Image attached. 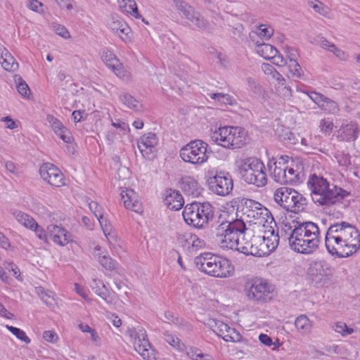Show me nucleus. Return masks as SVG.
<instances>
[{
    "label": "nucleus",
    "mask_w": 360,
    "mask_h": 360,
    "mask_svg": "<svg viewBox=\"0 0 360 360\" xmlns=\"http://www.w3.org/2000/svg\"><path fill=\"white\" fill-rule=\"evenodd\" d=\"M216 242L221 248L237 250L245 255H253L255 248L252 238V230L247 228L240 219L226 221L218 225L214 231Z\"/></svg>",
    "instance_id": "obj_1"
},
{
    "label": "nucleus",
    "mask_w": 360,
    "mask_h": 360,
    "mask_svg": "<svg viewBox=\"0 0 360 360\" xmlns=\"http://www.w3.org/2000/svg\"><path fill=\"white\" fill-rule=\"evenodd\" d=\"M307 185L311 190L312 200L319 205L328 207L341 203L343 199L350 195L349 192L330 184L323 176L315 174L310 176Z\"/></svg>",
    "instance_id": "obj_2"
},
{
    "label": "nucleus",
    "mask_w": 360,
    "mask_h": 360,
    "mask_svg": "<svg viewBox=\"0 0 360 360\" xmlns=\"http://www.w3.org/2000/svg\"><path fill=\"white\" fill-rule=\"evenodd\" d=\"M182 215L188 225L199 229H204L213 218V207L207 202H193L186 205Z\"/></svg>",
    "instance_id": "obj_3"
},
{
    "label": "nucleus",
    "mask_w": 360,
    "mask_h": 360,
    "mask_svg": "<svg viewBox=\"0 0 360 360\" xmlns=\"http://www.w3.org/2000/svg\"><path fill=\"white\" fill-rule=\"evenodd\" d=\"M211 140L228 149L240 148L247 143L246 132L241 127L225 126L211 134Z\"/></svg>",
    "instance_id": "obj_4"
},
{
    "label": "nucleus",
    "mask_w": 360,
    "mask_h": 360,
    "mask_svg": "<svg viewBox=\"0 0 360 360\" xmlns=\"http://www.w3.org/2000/svg\"><path fill=\"white\" fill-rule=\"evenodd\" d=\"M242 179L248 184L258 188L267 184L266 168L262 160L256 158L243 160L238 167Z\"/></svg>",
    "instance_id": "obj_5"
},
{
    "label": "nucleus",
    "mask_w": 360,
    "mask_h": 360,
    "mask_svg": "<svg viewBox=\"0 0 360 360\" xmlns=\"http://www.w3.org/2000/svg\"><path fill=\"white\" fill-rule=\"evenodd\" d=\"M275 201L287 211L298 213L304 211L307 205V200L294 188L281 187L274 192Z\"/></svg>",
    "instance_id": "obj_6"
},
{
    "label": "nucleus",
    "mask_w": 360,
    "mask_h": 360,
    "mask_svg": "<svg viewBox=\"0 0 360 360\" xmlns=\"http://www.w3.org/2000/svg\"><path fill=\"white\" fill-rule=\"evenodd\" d=\"M274 288L262 279L252 280L245 283V293L249 300L266 303L273 298Z\"/></svg>",
    "instance_id": "obj_7"
},
{
    "label": "nucleus",
    "mask_w": 360,
    "mask_h": 360,
    "mask_svg": "<svg viewBox=\"0 0 360 360\" xmlns=\"http://www.w3.org/2000/svg\"><path fill=\"white\" fill-rule=\"evenodd\" d=\"M207 146V143L201 140L191 141L180 150V157L186 162L202 165L208 159Z\"/></svg>",
    "instance_id": "obj_8"
},
{
    "label": "nucleus",
    "mask_w": 360,
    "mask_h": 360,
    "mask_svg": "<svg viewBox=\"0 0 360 360\" xmlns=\"http://www.w3.org/2000/svg\"><path fill=\"white\" fill-rule=\"evenodd\" d=\"M326 236L335 238L337 241L341 240L360 245V233L351 224L341 221L331 224L328 229Z\"/></svg>",
    "instance_id": "obj_9"
},
{
    "label": "nucleus",
    "mask_w": 360,
    "mask_h": 360,
    "mask_svg": "<svg viewBox=\"0 0 360 360\" xmlns=\"http://www.w3.org/2000/svg\"><path fill=\"white\" fill-rule=\"evenodd\" d=\"M207 183L209 189L220 196L229 195L233 187L231 175L224 171H217L214 174L209 176Z\"/></svg>",
    "instance_id": "obj_10"
},
{
    "label": "nucleus",
    "mask_w": 360,
    "mask_h": 360,
    "mask_svg": "<svg viewBox=\"0 0 360 360\" xmlns=\"http://www.w3.org/2000/svg\"><path fill=\"white\" fill-rule=\"evenodd\" d=\"M325 245L328 252L337 258L350 257L360 248V245L345 240L337 241L335 238L325 236Z\"/></svg>",
    "instance_id": "obj_11"
},
{
    "label": "nucleus",
    "mask_w": 360,
    "mask_h": 360,
    "mask_svg": "<svg viewBox=\"0 0 360 360\" xmlns=\"http://www.w3.org/2000/svg\"><path fill=\"white\" fill-rule=\"evenodd\" d=\"M295 223L294 229L290 235L286 238L288 240L289 245L291 244L299 245L300 240L304 238L313 237L315 234H319V229L316 224L311 221L300 222L293 221Z\"/></svg>",
    "instance_id": "obj_12"
},
{
    "label": "nucleus",
    "mask_w": 360,
    "mask_h": 360,
    "mask_svg": "<svg viewBox=\"0 0 360 360\" xmlns=\"http://www.w3.org/2000/svg\"><path fill=\"white\" fill-rule=\"evenodd\" d=\"M307 275L316 287L324 285L331 275L329 265L323 260L314 261L309 264Z\"/></svg>",
    "instance_id": "obj_13"
},
{
    "label": "nucleus",
    "mask_w": 360,
    "mask_h": 360,
    "mask_svg": "<svg viewBox=\"0 0 360 360\" xmlns=\"http://www.w3.org/2000/svg\"><path fill=\"white\" fill-rule=\"evenodd\" d=\"M39 174L44 181L53 186L60 187L65 184L64 174L52 163H44L39 168Z\"/></svg>",
    "instance_id": "obj_14"
},
{
    "label": "nucleus",
    "mask_w": 360,
    "mask_h": 360,
    "mask_svg": "<svg viewBox=\"0 0 360 360\" xmlns=\"http://www.w3.org/2000/svg\"><path fill=\"white\" fill-rule=\"evenodd\" d=\"M129 335L134 338V348L144 359L155 360L153 352H149L148 349L150 347V345L144 330L140 329L137 331L136 329H131L129 330Z\"/></svg>",
    "instance_id": "obj_15"
},
{
    "label": "nucleus",
    "mask_w": 360,
    "mask_h": 360,
    "mask_svg": "<svg viewBox=\"0 0 360 360\" xmlns=\"http://www.w3.org/2000/svg\"><path fill=\"white\" fill-rule=\"evenodd\" d=\"M219 256L211 252H204L194 258L196 268L211 276L216 277Z\"/></svg>",
    "instance_id": "obj_16"
},
{
    "label": "nucleus",
    "mask_w": 360,
    "mask_h": 360,
    "mask_svg": "<svg viewBox=\"0 0 360 360\" xmlns=\"http://www.w3.org/2000/svg\"><path fill=\"white\" fill-rule=\"evenodd\" d=\"M210 328L218 336L221 337L226 342H240L242 339L240 333L234 328L219 320H212L210 323Z\"/></svg>",
    "instance_id": "obj_17"
},
{
    "label": "nucleus",
    "mask_w": 360,
    "mask_h": 360,
    "mask_svg": "<svg viewBox=\"0 0 360 360\" xmlns=\"http://www.w3.org/2000/svg\"><path fill=\"white\" fill-rule=\"evenodd\" d=\"M240 206L244 214L249 218L259 219H264V216L269 217L271 216V213L259 202L252 199L242 198L240 200Z\"/></svg>",
    "instance_id": "obj_18"
},
{
    "label": "nucleus",
    "mask_w": 360,
    "mask_h": 360,
    "mask_svg": "<svg viewBox=\"0 0 360 360\" xmlns=\"http://www.w3.org/2000/svg\"><path fill=\"white\" fill-rule=\"evenodd\" d=\"M288 160H290L289 156L281 155L276 162H274V169L271 176L276 182L280 184H289V176L287 172Z\"/></svg>",
    "instance_id": "obj_19"
},
{
    "label": "nucleus",
    "mask_w": 360,
    "mask_h": 360,
    "mask_svg": "<svg viewBox=\"0 0 360 360\" xmlns=\"http://www.w3.org/2000/svg\"><path fill=\"white\" fill-rule=\"evenodd\" d=\"M179 184L180 188L188 196L197 198L202 193V188L193 176L188 175L182 176L179 181Z\"/></svg>",
    "instance_id": "obj_20"
},
{
    "label": "nucleus",
    "mask_w": 360,
    "mask_h": 360,
    "mask_svg": "<svg viewBox=\"0 0 360 360\" xmlns=\"http://www.w3.org/2000/svg\"><path fill=\"white\" fill-rule=\"evenodd\" d=\"M49 238L56 243L61 246L67 245L70 241V234L63 227L56 224H50L47 226Z\"/></svg>",
    "instance_id": "obj_21"
},
{
    "label": "nucleus",
    "mask_w": 360,
    "mask_h": 360,
    "mask_svg": "<svg viewBox=\"0 0 360 360\" xmlns=\"http://www.w3.org/2000/svg\"><path fill=\"white\" fill-rule=\"evenodd\" d=\"M319 234H315L314 236L304 238L300 240L299 245H290L292 250L301 254H311L314 252L319 247Z\"/></svg>",
    "instance_id": "obj_22"
},
{
    "label": "nucleus",
    "mask_w": 360,
    "mask_h": 360,
    "mask_svg": "<svg viewBox=\"0 0 360 360\" xmlns=\"http://www.w3.org/2000/svg\"><path fill=\"white\" fill-rule=\"evenodd\" d=\"M338 132V138L341 141L351 142L356 141L359 137L360 128L356 122H350L349 123L342 124Z\"/></svg>",
    "instance_id": "obj_23"
},
{
    "label": "nucleus",
    "mask_w": 360,
    "mask_h": 360,
    "mask_svg": "<svg viewBox=\"0 0 360 360\" xmlns=\"http://www.w3.org/2000/svg\"><path fill=\"white\" fill-rule=\"evenodd\" d=\"M121 196L125 207L128 210L140 213L143 212L141 202L139 200L138 194L132 189L122 191Z\"/></svg>",
    "instance_id": "obj_24"
},
{
    "label": "nucleus",
    "mask_w": 360,
    "mask_h": 360,
    "mask_svg": "<svg viewBox=\"0 0 360 360\" xmlns=\"http://www.w3.org/2000/svg\"><path fill=\"white\" fill-rule=\"evenodd\" d=\"M304 167L300 161H295L292 159L288 162L287 172L289 176L288 183L290 185L297 184L302 181Z\"/></svg>",
    "instance_id": "obj_25"
},
{
    "label": "nucleus",
    "mask_w": 360,
    "mask_h": 360,
    "mask_svg": "<svg viewBox=\"0 0 360 360\" xmlns=\"http://www.w3.org/2000/svg\"><path fill=\"white\" fill-rule=\"evenodd\" d=\"M216 277L228 278L233 275L235 268L231 261L226 258L219 257Z\"/></svg>",
    "instance_id": "obj_26"
},
{
    "label": "nucleus",
    "mask_w": 360,
    "mask_h": 360,
    "mask_svg": "<svg viewBox=\"0 0 360 360\" xmlns=\"http://www.w3.org/2000/svg\"><path fill=\"white\" fill-rule=\"evenodd\" d=\"M165 203L172 210H179L184 205V200L178 191L170 190L169 194L165 198Z\"/></svg>",
    "instance_id": "obj_27"
},
{
    "label": "nucleus",
    "mask_w": 360,
    "mask_h": 360,
    "mask_svg": "<svg viewBox=\"0 0 360 360\" xmlns=\"http://www.w3.org/2000/svg\"><path fill=\"white\" fill-rule=\"evenodd\" d=\"M255 44L256 52L266 60H270L278 53V51L274 46L269 44L264 43L263 41L257 40Z\"/></svg>",
    "instance_id": "obj_28"
},
{
    "label": "nucleus",
    "mask_w": 360,
    "mask_h": 360,
    "mask_svg": "<svg viewBox=\"0 0 360 360\" xmlns=\"http://www.w3.org/2000/svg\"><path fill=\"white\" fill-rule=\"evenodd\" d=\"M91 289L107 303H112V300L110 298V292L101 280L94 278L89 283Z\"/></svg>",
    "instance_id": "obj_29"
},
{
    "label": "nucleus",
    "mask_w": 360,
    "mask_h": 360,
    "mask_svg": "<svg viewBox=\"0 0 360 360\" xmlns=\"http://www.w3.org/2000/svg\"><path fill=\"white\" fill-rule=\"evenodd\" d=\"M177 240L179 243L185 242L188 243L189 245L191 244L193 249H195V250L202 249L206 245L205 240L200 238L195 234H191L188 238H185L184 236H179Z\"/></svg>",
    "instance_id": "obj_30"
},
{
    "label": "nucleus",
    "mask_w": 360,
    "mask_h": 360,
    "mask_svg": "<svg viewBox=\"0 0 360 360\" xmlns=\"http://www.w3.org/2000/svg\"><path fill=\"white\" fill-rule=\"evenodd\" d=\"M13 215L16 220L26 228L33 229L34 226H37V223L34 218L26 213L16 211L13 213Z\"/></svg>",
    "instance_id": "obj_31"
},
{
    "label": "nucleus",
    "mask_w": 360,
    "mask_h": 360,
    "mask_svg": "<svg viewBox=\"0 0 360 360\" xmlns=\"http://www.w3.org/2000/svg\"><path fill=\"white\" fill-rule=\"evenodd\" d=\"M158 143V138L156 134L149 132L141 136L137 141L138 146H143L144 148H155Z\"/></svg>",
    "instance_id": "obj_32"
},
{
    "label": "nucleus",
    "mask_w": 360,
    "mask_h": 360,
    "mask_svg": "<svg viewBox=\"0 0 360 360\" xmlns=\"http://www.w3.org/2000/svg\"><path fill=\"white\" fill-rule=\"evenodd\" d=\"M174 4L179 12H181L184 16L189 20L193 18L195 9L188 4L183 0H174Z\"/></svg>",
    "instance_id": "obj_33"
},
{
    "label": "nucleus",
    "mask_w": 360,
    "mask_h": 360,
    "mask_svg": "<svg viewBox=\"0 0 360 360\" xmlns=\"http://www.w3.org/2000/svg\"><path fill=\"white\" fill-rule=\"evenodd\" d=\"M319 108L326 113L331 115H338L340 110L338 103L328 97L319 105Z\"/></svg>",
    "instance_id": "obj_34"
},
{
    "label": "nucleus",
    "mask_w": 360,
    "mask_h": 360,
    "mask_svg": "<svg viewBox=\"0 0 360 360\" xmlns=\"http://www.w3.org/2000/svg\"><path fill=\"white\" fill-rule=\"evenodd\" d=\"M295 326L303 334L309 333L311 328V321L305 315L298 316L295 321Z\"/></svg>",
    "instance_id": "obj_35"
},
{
    "label": "nucleus",
    "mask_w": 360,
    "mask_h": 360,
    "mask_svg": "<svg viewBox=\"0 0 360 360\" xmlns=\"http://www.w3.org/2000/svg\"><path fill=\"white\" fill-rule=\"evenodd\" d=\"M163 339L171 346L177 349L179 351L183 352L186 349V346L181 342L180 339L176 336L165 332L163 333Z\"/></svg>",
    "instance_id": "obj_36"
},
{
    "label": "nucleus",
    "mask_w": 360,
    "mask_h": 360,
    "mask_svg": "<svg viewBox=\"0 0 360 360\" xmlns=\"http://www.w3.org/2000/svg\"><path fill=\"white\" fill-rule=\"evenodd\" d=\"M276 79L278 81V89L280 94L283 96L284 98L288 99L292 96V89L290 86H285V79L282 75L276 71Z\"/></svg>",
    "instance_id": "obj_37"
},
{
    "label": "nucleus",
    "mask_w": 360,
    "mask_h": 360,
    "mask_svg": "<svg viewBox=\"0 0 360 360\" xmlns=\"http://www.w3.org/2000/svg\"><path fill=\"white\" fill-rule=\"evenodd\" d=\"M259 33L256 32H252L250 33V38L252 41L255 42L257 41L255 40V38L258 37H264L266 39H269L273 34L274 30L273 29H269L264 27V25H261L259 27Z\"/></svg>",
    "instance_id": "obj_38"
},
{
    "label": "nucleus",
    "mask_w": 360,
    "mask_h": 360,
    "mask_svg": "<svg viewBox=\"0 0 360 360\" xmlns=\"http://www.w3.org/2000/svg\"><path fill=\"white\" fill-rule=\"evenodd\" d=\"M101 54L102 60L110 69L112 68V65H115L120 61L116 56L108 49H103Z\"/></svg>",
    "instance_id": "obj_39"
},
{
    "label": "nucleus",
    "mask_w": 360,
    "mask_h": 360,
    "mask_svg": "<svg viewBox=\"0 0 360 360\" xmlns=\"http://www.w3.org/2000/svg\"><path fill=\"white\" fill-rule=\"evenodd\" d=\"M120 100L124 105L134 110H139L141 106L139 101L129 94L121 95Z\"/></svg>",
    "instance_id": "obj_40"
},
{
    "label": "nucleus",
    "mask_w": 360,
    "mask_h": 360,
    "mask_svg": "<svg viewBox=\"0 0 360 360\" xmlns=\"http://www.w3.org/2000/svg\"><path fill=\"white\" fill-rule=\"evenodd\" d=\"M35 292L46 304H47V305L52 304V302L51 300H53V292L46 290L41 286L35 288Z\"/></svg>",
    "instance_id": "obj_41"
},
{
    "label": "nucleus",
    "mask_w": 360,
    "mask_h": 360,
    "mask_svg": "<svg viewBox=\"0 0 360 360\" xmlns=\"http://www.w3.org/2000/svg\"><path fill=\"white\" fill-rule=\"evenodd\" d=\"M95 217L98 220L100 225L102 228V230L103 231V233L106 237H108V236L110 234V232L112 231V225L110 221L106 217H105L102 214V212L100 211L98 214L96 213V211L95 212Z\"/></svg>",
    "instance_id": "obj_42"
},
{
    "label": "nucleus",
    "mask_w": 360,
    "mask_h": 360,
    "mask_svg": "<svg viewBox=\"0 0 360 360\" xmlns=\"http://www.w3.org/2000/svg\"><path fill=\"white\" fill-rule=\"evenodd\" d=\"M100 264L106 270L112 271L115 269L117 262L112 259L109 255H103L98 257Z\"/></svg>",
    "instance_id": "obj_43"
},
{
    "label": "nucleus",
    "mask_w": 360,
    "mask_h": 360,
    "mask_svg": "<svg viewBox=\"0 0 360 360\" xmlns=\"http://www.w3.org/2000/svg\"><path fill=\"white\" fill-rule=\"evenodd\" d=\"M113 72L120 79L128 81L129 79V73L124 69L123 65L119 61L115 65H112L110 68Z\"/></svg>",
    "instance_id": "obj_44"
},
{
    "label": "nucleus",
    "mask_w": 360,
    "mask_h": 360,
    "mask_svg": "<svg viewBox=\"0 0 360 360\" xmlns=\"http://www.w3.org/2000/svg\"><path fill=\"white\" fill-rule=\"evenodd\" d=\"M309 5L316 11V13L326 16L328 15L329 9L328 6H325L322 2L315 0L309 1Z\"/></svg>",
    "instance_id": "obj_45"
},
{
    "label": "nucleus",
    "mask_w": 360,
    "mask_h": 360,
    "mask_svg": "<svg viewBox=\"0 0 360 360\" xmlns=\"http://www.w3.org/2000/svg\"><path fill=\"white\" fill-rule=\"evenodd\" d=\"M6 328L18 339L25 342L27 344L30 342V339L22 330L12 326H6Z\"/></svg>",
    "instance_id": "obj_46"
},
{
    "label": "nucleus",
    "mask_w": 360,
    "mask_h": 360,
    "mask_svg": "<svg viewBox=\"0 0 360 360\" xmlns=\"http://www.w3.org/2000/svg\"><path fill=\"white\" fill-rule=\"evenodd\" d=\"M289 70L292 73L293 77L301 78L304 75L303 70H302L300 64L297 62L294 58L290 59V63L288 64Z\"/></svg>",
    "instance_id": "obj_47"
},
{
    "label": "nucleus",
    "mask_w": 360,
    "mask_h": 360,
    "mask_svg": "<svg viewBox=\"0 0 360 360\" xmlns=\"http://www.w3.org/2000/svg\"><path fill=\"white\" fill-rule=\"evenodd\" d=\"M1 64L4 69L7 71H14L18 67V64L15 61L13 57L11 55L7 56V54H6V57L3 58Z\"/></svg>",
    "instance_id": "obj_48"
},
{
    "label": "nucleus",
    "mask_w": 360,
    "mask_h": 360,
    "mask_svg": "<svg viewBox=\"0 0 360 360\" xmlns=\"http://www.w3.org/2000/svg\"><path fill=\"white\" fill-rule=\"evenodd\" d=\"M17 76H15V82H18L17 84V90L18 93L24 96L27 97L30 94V89L27 84V83L21 78V77L18 76V79H16Z\"/></svg>",
    "instance_id": "obj_49"
},
{
    "label": "nucleus",
    "mask_w": 360,
    "mask_h": 360,
    "mask_svg": "<svg viewBox=\"0 0 360 360\" xmlns=\"http://www.w3.org/2000/svg\"><path fill=\"white\" fill-rule=\"evenodd\" d=\"M280 138L285 142L286 144L295 145L297 142V139L295 135L292 133L289 129L283 130V134L279 135Z\"/></svg>",
    "instance_id": "obj_50"
},
{
    "label": "nucleus",
    "mask_w": 360,
    "mask_h": 360,
    "mask_svg": "<svg viewBox=\"0 0 360 360\" xmlns=\"http://www.w3.org/2000/svg\"><path fill=\"white\" fill-rule=\"evenodd\" d=\"M122 27L116 34L124 41L131 40V30L126 22H122Z\"/></svg>",
    "instance_id": "obj_51"
},
{
    "label": "nucleus",
    "mask_w": 360,
    "mask_h": 360,
    "mask_svg": "<svg viewBox=\"0 0 360 360\" xmlns=\"http://www.w3.org/2000/svg\"><path fill=\"white\" fill-rule=\"evenodd\" d=\"M189 20L200 29L205 30L209 26V24L198 12H195L193 18L192 19H189Z\"/></svg>",
    "instance_id": "obj_52"
},
{
    "label": "nucleus",
    "mask_w": 360,
    "mask_h": 360,
    "mask_svg": "<svg viewBox=\"0 0 360 360\" xmlns=\"http://www.w3.org/2000/svg\"><path fill=\"white\" fill-rule=\"evenodd\" d=\"M184 350L186 352L187 356L192 360H198L202 354L200 349L193 346L186 347V349H184Z\"/></svg>",
    "instance_id": "obj_53"
},
{
    "label": "nucleus",
    "mask_w": 360,
    "mask_h": 360,
    "mask_svg": "<svg viewBox=\"0 0 360 360\" xmlns=\"http://www.w3.org/2000/svg\"><path fill=\"white\" fill-rule=\"evenodd\" d=\"M333 122L328 119H322L320 121L319 127L321 129V131L324 133L325 134H330L333 129Z\"/></svg>",
    "instance_id": "obj_54"
},
{
    "label": "nucleus",
    "mask_w": 360,
    "mask_h": 360,
    "mask_svg": "<svg viewBox=\"0 0 360 360\" xmlns=\"http://www.w3.org/2000/svg\"><path fill=\"white\" fill-rule=\"evenodd\" d=\"M58 135L65 143H71L74 140V138L66 127H62V130H60L55 133Z\"/></svg>",
    "instance_id": "obj_55"
},
{
    "label": "nucleus",
    "mask_w": 360,
    "mask_h": 360,
    "mask_svg": "<svg viewBox=\"0 0 360 360\" xmlns=\"http://www.w3.org/2000/svg\"><path fill=\"white\" fill-rule=\"evenodd\" d=\"M46 120L49 122V123L51 124V126L55 133L60 130H62V127H65L61 123V122L59 120H58L56 117H55L53 115H48Z\"/></svg>",
    "instance_id": "obj_56"
},
{
    "label": "nucleus",
    "mask_w": 360,
    "mask_h": 360,
    "mask_svg": "<svg viewBox=\"0 0 360 360\" xmlns=\"http://www.w3.org/2000/svg\"><path fill=\"white\" fill-rule=\"evenodd\" d=\"M125 8L127 11L136 18H139L141 15L139 13L138 7L134 0H128L126 3Z\"/></svg>",
    "instance_id": "obj_57"
},
{
    "label": "nucleus",
    "mask_w": 360,
    "mask_h": 360,
    "mask_svg": "<svg viewBox=\"0 0 360 360\" xmlns=\"http://www.w3.org/2000/svg\"><path fill=\"white\" fill-rule=\"evenodd\" d=\"M143 157L148 160H152L155 158V148H144L143 146H138Z\"/></svg>",
    "instance_id": "obj_58"
},
{
    "label": "nucleus",
    "mask_w": 360,
    "mask_h": 360,
    "mask_svg": "<svg viewBox=\"0 0 360 360\" xmlns=\"http://www.w3.org/2000/svg\"><path fill=\"white\" fill-rule=\"evenodd\" d=\"M321 47L328 49V51L334 53L336 54L337 56H340V53L342 52L341 50H340L338 48L335 46V44H330L328 40L326 39H322L320 41Z\"/></svg>",
    "instance_id": "obj_59"
},
{
    "label": "nucleus",
    "mask_w": 360,
    "mask_h": 360,
    "mask_svg": "<svg viewBox=\"0 0 360 360\" xmlns=\"http://www.w3.org/2000/svg\"><path fill=\"white\" fill-rule=\"evenodd\" d=\"M335 330L342 335H350L354 332L353 328L348 327L346 323L339 322L335 325Z\"/></svg>",
    "instance_id": "obj_60"
},
{
    "label": "nucleus",
    "mask_w": 360,
    "mask_h": 360,
    "mask_svg": "<svg viewBox=\"0 0 360 360\" xmlns=\"http://www.w3.org/2000/svg\"><path fill=\"white\" fill-rule=\"evenodd\" d=\"M247 83L249 89L255 94H259L262 92V86L252 77H248L247 79Z\"/></svg>",
    "instance_id": "obj_61"
},
{
    "label": "nucleus",
    "mask_w": 360,
    "mask_h": 360,
    "mask_svg": "<svg viewBox=\"0 0 360 360\" xmlns=\"http://www.w3.org/2000/svg\"><path fill=\"white\" fill-rule=\"evenodd\" d=\"M27 7L34 12L39 13L43 12V4L37 0H29L27 3Z\"/></svg>",
    "instance_id": "obj_62"
},
{
    "label": "nucleus",
    "mask_w": 360,
    "mask_h": 360,
    "mask_svg": "<svg viewBox=\"0 0 360 360\" xmlns=\"http://www.w3.org/2000/svg\"><path fill=\"white\" fill-rule=\"evenodd\" d=\"M32 230L34 231L37 236L39 239L47 243L48 238L49 237L48 232L46 233L45 230L43 228L40 227L38 224L37 226H34Z\"/></svg>",
    "instance_id": "obj_63"
},
{
    "label": "nucleus",
    "mask_w": 360,
    "mask_h": 360,
    "mask_svg": "<svg viewBox=\"0 0 360 360\" xmlns=\"http://www.w3.org/2000/svg\"><path fill=\"white\" fill-rule=\"evenodd\" d=\"M219 102L222 104L233 105L236 103V100L229 94L221 93Z\"/></svg>",
    "instance_id": "obj_64"
}]
</instances>
